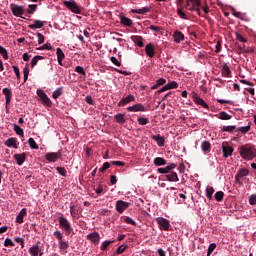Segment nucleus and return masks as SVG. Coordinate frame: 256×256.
<instances>
[{"label": "nucleus", "mask_w": 256, "mask_h": 256, "mask_svg": "<svg viewBox=\"0 0 256 256\" xmlns=\"http://www.w3.org/2000/svg\"><path fill=\"white\" fill-rule=\"evenodd\" d=\"M41 59H44L43 56H39V55L34 56V57L32 58V60H31V67H32V68L35 67V65H37V63H38L39 61H41Z\"/></svg>", "instance_id": "43"}, {"label": "nucleus", "mask_w": 256, "mask_h": 256, "mask_svg": "<svg viewBox=\"0 0 256 256\" xmlns=\"http://www.w3.org/2000/svg\"><path fill=\"white\" fill-rule=\"evenodd\" d=\"M47 50V51H51V49H53V47L51 46V43L47 42L46 44L40 46L38 48V51H43V50Z\"/></svg>", "instance_id": "47"}, {"label": "nucleus", "mask_w": 256, "mask_h": 256, "mask_svg": "<svg viewBox=\"0 0 256 256\" xmlns=\"http://www.w3.org/2000/svg\"><path fill=\"white\" fill-rule=\"evenodd\" d=\"M151 139L153 141H156L158 147H164L165 146V138L161 135H152Z\"/></svg>", "instance_id": "20"}, {"label": "nucleus", "mask_w": 256, "mask_h": 256, "mask_svg": "<svg viewBox=\"0 0 256 256\" xmlns=\"http://www.w3.org/2000/svg\"><path fill=\"white\" fill-rule=\"evenodd\" d=\"M63 5L66 6L69 11H72V13H76V15H81V7H79V5H77V2H75L74 0L64 1Z\"/></svg>", "instance_id": "3"}, {"label": "nucleus", "mask_w": 256, "mask_h": 256, "mask_svg": "<svg viewBox=\"0 0 256 256\" xmlns=\"http://www.w3.org/2000/svg\"><path fill=\"white\" fill-rule=\"evenodd\" d=\"M145 52L148 55V57H155V46L151 43L147 44L145 47Z\"/></svg>", "instance_id": "21"}, {"label": "nucleus", "mask_w": 256, "mask_h": 256, "mask_svg": "<svg viewBox=\"0 0 256 256\" xmlns=\"http://www.w3.org/2000/svg\"><path fill=\"white\" fill-rule=\"evenodd\" d=\"M135 101V96L129 94L127 97L122 98L119 103L118 107H125V105H129V103H133Z\"/></svg>", "instance_id": "13"}, {"label": "nucleus", "mask_w": 256, "mask_h": 256, "mask_svg": "<svg viewBox=\"0 0 256 256\" xmlns=\"http://www.w3.org/2000/svg\"><path fill=\"white\" fill-rule=\"evenodd\" d=\"M120 22L125 27H131V25H133V20H131L130 18H127L124 15H120Z\"/></svg>", "instance_id": "24"}, {"label": "nucleus", "mask_w": 256, "mask_h": 256, "mask_svg": "<svg viewBox=\"0 0 256 256\" xmlns=\"http://www.w3.org/2000/svg\"><path fill=\"white\" fill-rule=\"evenodd\" d=\"M37 95L38 97H40L43 105H46V107H51L52 105L51 99L49 98V96H47L45 91L37 90Z\"/></svg>", "instance_id": "8"}, {"label": "nucleus", "mask_w": 256, "mask_h": 256, "mask_svg": "<svg viewBox=\"0 0 256 256\" xmlns=\"http://www.w3.org/2000/svg\"><path fill=\"white\" fill-rule=\"evenodd\" d=\"M156 223L161 231H169L171 223L165 218H157Z\"/></svg>", "instance_id": "7"}, {"label": "nucleus", "mask_w": 256, "mask_h": 256, "mask_svg": "<svg viewBox=\"0 0 256 256\" xmlns=\"http://www.w3.org/2000/svg\"><path fill=\"white\" fill-rule=\"evenodd\" d=\"M217 249V244L212 243L208 247L207 256H211V254Z\"/></svg>", "instance_id": "48"}, {"label": "nucleus", "mask_w": 256, "mask_h": 256, "mask_svg": "<svg viewBox=\"0 0 256 256\" xmlns=\"http://www.w3.org/2000/svg\"><path fill=\"white\" fill-rule=\"evenodd\" d=\"M23 74H24V83H26L27 79H29V68L25 67L23 70Z\"/></svg>", "instance_id": "62"}, {"label": "nucleus", "mask_w": 256, "mask_h": 256, "mask_svg": "<svg viewBox=\"0 0 256 256\" xmlns=\"http://www.w3.org/2000/svg\"><path fill=\"white\" fill-rule=\"evenodd\" d=\"M127 111L129 113H139V111L141 112L147 111V108L143 104H135L133 106L127 107Z\"/></svg>", "instance_id": "10"}, {"label": "nucleus", "mask_w": 256, "mask_h": 256, "mask_svg": "<svg viewBox=\"0 0 256 256\" xmlns=\"http://www.w3.org/2000/svg\"><path fill=\"white\" fill-rule=\"evenodd\" d=\"M213 193H215V189L211 186H208L206 188V197H207V199L212 200L213 199Z\"/></svg>", "instance_id": "34"}, {"label": "nucleus", "mask_w": 256, "mask_h": 256, "mask_svg": "<svg viewBox=\"0 0 256 256\" xmlns=\"http://www.w3.org/2000/svg\"><path fill=\"white\" fill-rule=\"evenodd\" d=\"M111 243H115V241H113V240H106V241L102 242V244H101V251H106L107 247H109L111 245Z\"/></svg>", "instance_id": "41"}, {"label": "nucleus", "mask_w": 256, "mask_h": 256, "mask_svg": "<svg viewBox=\"0 0 256 256\" xmlns=\"http://www.w3.org/2000/svg\"><path fill=\"white\" fill-rule=\"evenodd\" d=\"M4 145L6 147H13L14 149H17V138H8L5 142Z\"/></svg>", "instance_id": "26"}, {"label": "nucleus", "mask_w": 256, "mask_h": 256, "mask_svg": "<svg viewBox=\"0 0 256 256\" xmlns=\"http://www.w3.org/2000/svg\"><path fill=\"white\" fill-rule=\"evenodd\" d=\"M58 245L61 251H67V249H69V242L65 240H61L60 242H58Z\"/></svg>", "instance_id": "35"}, {"label": "nucleus", "mask_w": 256, "mask_h": 256, "mask_svg": "<svg viewBox=\"0 0 256 256\" xmlns=\"http://www.w3.org/2000/svg\"><path fill=\"white\" fill-rule=\"evenodd\" d=\"M236 39L237 41H240V43H247V39L243 37V35L236 33Z\"/></svg>", "instance_id": "60"}, {"label": "nucleus", "mask_w": 256, "mask_h": 256, "mask_svg": "<svg viewBox=\"0 0 256 256\" xmlns=\"http://www.w3.org/2000/svg\"><path fill=\"white\" fill-rule=\"evenodd\" d=\"M231 118L232 116L225 111L220 112L218 116V119H221L222 121H229Z\"/></svg>", "instance_id": "33"}, {"label": "nucleus", "mask_w": 256, "mask_h": 256, "mask_svg": "<svg viewBox=\"0 0 256 256\" xmlns=\"http://www.w3.org/2000/svg\"><path fill=\"white\" fill-rule=\"evenodd\" d=\"M186 9L188 11H196L197 15H199V17H205V15L201 14V9L199 7H197L196 5L192 4V2L190 0H187L186 2Z\"/></svg>", "instance_id": "12"}, {"label": "nucleus", "mask_w": 256, "mask_h": 256, "mask_svg": "<svg viewBox=\"0 0 256 256\" xmlns=\"http://www.w3.org/2000/svg\"><path fill=\"white\" fill-rule=\"evenodd\" d=\"M214 197L218 202L223 201V197H225V193H223V191H218L215 193Z\"/></svg>", "instance_id": "44"}, {"label": "nucleus", "mask_w": 256, "mask_h": 256, "mask_svg": "<svg viewBox=\"0 0 256 256\" xmlns=\"http://www.w3.org/2000/svg\"><path fill=\"white\" fill-rule=\"evenodd\" d=\"M177 13H178V16H179L181 19H184V20L189 19V18L187 17V14H185V12H183V10L178 9V10H177Z\"/></svg>", "instance_id": "59"}, {"label": "nucleus", "mask_w": 256, "mask_h": 256, "mask_svg": "<svg viewBox=\"0 0 256 256\" xmlns=\"http://www.w3.org/2000/svg\"><path fill=\"white\" fill-rule=\"evenodd\" d=\"M33 24H30L28 27L29 29L35 30V29H41L45 25L43 21L41 20H33Z\"/></svg>", "instance_id": "25"}, {"label": "nucleus", "mask_w": 256, "mask_h": 256, "mask_svg": "<svg viewBox=\"0 0 256 256\" xmlns=\"http://www.w3.org/2000/svg\"><path fill=\"white\" fill-rule=\"evenodd\" d=\"M124 223H127L128 225H137V222H135V220H133L131 217H126L124 219Z\"/></svg>", "instance_id": "58"}, {"label": "nucleus", "mask_w": 256, "mask_h": 256, "mask_svg": "<svg viewBox=\"0 0 256 256\" xmlns=\"http://www.w3.org/2000/svg\"><path fill=\"white\" fill-rule=\"evenodd\" d=\"M14 131H15L16 135H20V137H23V135L25 133L23 131V129L17 124H14Z\"/></svg>", "instance_id": "42"}, {"label": "nucleus", "mask_w": 256, "mask_h": 256, "mask_svg": "<svg viewBox=\"0 0 256 256\" xmlns=\"http://www.w3.org/2000/svg\"><path fill=\"white\" fill-rule=\"evenodd\" d=\"M59 225L63 231H65V235H71L73 233V227L71 226V222L67 220L64 216H60L58 218Z\"/></svg>", "instance_id": "2"}, {"label": "nucleus", "mask_w": 256, "mask_h": 256, "mask_svg": "<svg viewBox=\"0 0 256 256\" xmlns=\"http://www.w3.org/2000/svg\"><path fill=\"white\" fill-rule=\"evenodd\" d=\"M14 159L17 162V165L21 166L23 163H25V159H27V154L21 153V154H15Z\"/></svg>", "instance_id": "18"}, {"label": "nucleus", "mask_w": 256, "mask_h": 256, "mask_svg": "<svg viewBox=\"0 0 256 256\" xmlns=\"http://www.w3.org/2000/svg\"><path fill=\"white\" fill-rule=\"evenodd\" d=\"M28 252L31 256H39V253H41V248H39V245H33L29 248Z\"/></svg>", "instance_id": "28"}, {"label": "nucleus", "mask_w": 256, "mask_h": 256, "mask_svg": "<svg viewBox=\"0 0 256 256\" xmlns=\"http://www.w3.org/2000/svg\"><path fill=\"white\" fill-rule=\"evenodd\" d=\"M27 215V208H23L16 217V223H23L24 217Z\"/></svg>", "instance_id": "27"}, {"label": "nucleus", "mask_w": 256, "mask_h": 256, "mask_svg": "<svg viewBox=\"0 0 256 256\" xmlns=\"http://www.w3.org/2000/svg\"><path fill=\"white\" fill-rule=\"evenodd\" d=\"M238 151L244 161H253L256 157V148L252 144H244L238 148Z\"/></svg>", "instance_id": "1"}, {"label": "nucleus", "mask_w": 256, "mask_h": 256, "mask_svg": "<svg viewBox=\"0 0 256 256\" xmlns=\"http://www.w3.org/2000/svg\"><path fill=\"white\" fill-rule=\"evenodd\" d=\"M0 55H2L3 59H9V54L7 53V49L3 48L0 45Z\"/></svg>", "instance_id": "51"}, {"label": "nucleus", "mask_w": 256, "mask_h": 256, "mask_svg": "<svg viewBox=\"0 0 256 256\" xmlns=\"http://www.w3.org/2000/svg\"><path fill=\"white\" fill-rule=\"evenodd\" d=\"M249 175V169L247 168H241L237 174L235 175V181L238 185H243V182H241V178L247 177Z\"/></svg>", "instance_id": "9"}, {"label": "nucleus", "mask_w": 256, "mask_h": 256, "mask_svg": "<svg viewBox=\"0 0 256 256\" xmlns=\"http://www.w3.org/2000/svg\"><path fill=\"white\" fill-rule=\"evenodd\" d=\"M153 163L156 167H161L163 165H167V160H165V158L162 157H156Z\"/></svg>", "instance_id": "31"}, {"label": "nucleus", "mask_w": 256, "mask_h": 256, "mask_svg": "<svg viewBox=\"0 0 256 256\" xmlns=\"http://www.w3.org/2000/svg\"><path fill=\"white\" fill-rule=\"evenodd\" d=\"M10 9L14 17H21V19H25L22 15H25V8L23 6H19L17 4H10Z\"/></svg>", "instance_id": "5"}, {"label": "nucleus", "mask_w": 256, "mask_h": 256, "mask_svg": "<svg viewBox=\"0 0 256 256\" xmlns=\"http://www.w3.org/2000/svg\"><path fill=\"white\" fill-rule=\"evenodd\" d=\"M201 149L204 151V153L211 151V143H209V141H203L201 144Z\"/></svg>", "instance_id": "37"}, {"label": "nucleus", "mask_w": 256, "mask_h": 256, "mask_svg": "<svg viewBox=\"0 0 256 256\" xmlns=\"http://www.w3.org/2000/svg\"><path fill=\"white\" fill-rule=\"evenodd\" d=\"M139 125H147L149 124V118L138 117L137 119Z\"/></svg>", "instance_id": "50"}, {"label": "nucleus", "mask_w": 256, "mask_h": 256, "mask_svg": "<svg viewBox=\"0 0 256 256\" xmlns=\"http://www.w3.org/2000/svg\"><path fill=\"white\" fill-rule=\"evenodd\" d=\"M166 179L168 181H172L174 183H177V181H179V176H177L176 172H170L169 174L166 175Z\"/></svg>", "instance_id": "32"}, {"label": "nucleus", "mask_w": 256, "mask_h": 256, "mask_svg": "<svg viewBox=\"0 0 256 256\" xmlns=\"http://www.w3.org/2000/svg\"><path fill=\"white\" fill-rule=\"evenodd\" d=\"M56 55H57L58 65L63 67V59H65V53L63 52V50L61 48H57Z\"/></svg>", "instance_id": "19"}, {"label": "nucleus", "mask_w": 256, "mask_h": 256, "mask_svg": "<svg viewBox=\"0 0 256 256\" xmlns=\"http://www.w3.org/2000/svg\"><path fill=\"white\" fill-rule=\"evenodd\" d=\"M173 38H174L175 43H181V41H183L185 39V35L181 31H176L173 34Z\"/></svg>", "instance_id": "23"}, {"label": "nucleus", "mask_w": 256, "mask_h": 256, "mask_svg": "<svg viewBox=\"0 0 256 256\" xmlns=\"http://www.w3.org/2000/svg\"><path fill=\"white\" fill-rule=\"evenodd\" d=\"M37 37H38V45H43V43H45V36H43V34L38 32Z\"/></svg>", "instance_id": "56"}, {"label": "nucleus", "mask_w": 256, "mask_h": 256, "mask_svg": "<svg viewBox=\"0 0 256 256\" xmlns=\"http://www.w3.org/2000/svg\"><path fill=\"white\" fill-rule=\"evenodd\" d=\"M56 171L61 175L62 177H67V170L64 167H57Z\"/></svg>", "instance_id": "52"}, {"label": "nucleus", "mask_w": 256, "mask_h": 256, "mask_svg": "<svg viewBox=\"0 0 256 256\" xmlns=\"http://www.w3.org/2000/svg\"><path fill=\"white\" fill-rule=\"evenodd\" d=\"M61 95H63V87L57 88V89L53 92L52 97H53V99H59V97H61Z\"/></svg>", "instance_id": "38"}, {"label": "nucleus", "mask_w": 256, "mask_h": 256, "mask_svg": "<svg viewBox=\"0 0 256 256\" xmlns=\"http://www.w3.org/2000/svg\"><path fill=\"white\" fill-rule=\"evenodd\" d=\"M110 61H111L114 65H116V67H121V62H119V60H117L116 57L112 56V57L110 58Z\"/></svg>", "instance_id": "63"}, {"label": "nucleus", "mask_w": 256, "mask_h": 256, "mask_svg": "<svg viewBox=\"0 0 256 256\" xmlns=\"http://www.w3.org/2000/svg\"><path fill=\"white\" fill-rule=\"evenodd\" d=\"M63 157L62 150H59L58 152H48L45 154L46 161H49V163H56L58 159H61Z\"/></svg>", "instance_id": "4"}, {"label": "nucleus", "mask_w": 256, "mask_h": 256, "mask_svg": "<svg viewBox=\"0 0 256 256\" xmlns=\"http://www.w3.org/2000/svg\"><path fill=\"white\" fill-rule=\"evenodd\" d=\"M109 167H111V163L105 162L103 166L99 169V173H105V171H107Z\"/></svg>", "instance_id": "54"}, {"label": "nucleus", "mask_w": 256, "mask_h": 256, "mask_svg": "<svg viewBox=\"0 0 256 256\" xmlns=\"http://www.w3.org/2000/svg\"><path fill=\"white\" fill-rule=\"evenodd\" d=\"M53 235L59 242L63 241V233L61 231H55Z\"/></svg>", "instance_id": "57"}, {"label": "nucleus", "mask_w": 256, "mask_h": 256, "mask_svg": "<svg viewBox=\"0 0 256 256\" xmlns=\"http://www.w3.org/2000/svg\"><path fill=\"white\" fill-rule=\"evenodd\" d=\"M168 89H177V87H179V84H177V82L172 81L170 83L167 84Z\"/></svg>", "instance_id": "61"}, {"label": "nucleus", "mask_w": 256, "mask_h": 256, "mask_svg": "<svg viewBox=\"0 0 256 256\" xmlns=\"http://www.w3.org/2000/svg\"><path fill=\"white\" fill-rule=\"evenodd\" d=\"M37 11V4H30L29 9H27L28 15H33Z\"/></svg>", "instance_id": "46"}, {"label": "nucleus", "mask_w": 256, "mask_h": 256, "mask_svg": "<svg viewBox=\"0 0 256 256\" xmlns=\"http://www.w3.org/2000/svg\"><path fill=\"white\" fill-rule=\"evenodd\" d=\"M133 41L138 47H144L145 46V44L143 43V37H141V36H134Z\"/></svg>", "instance_id": "36"}, {"label": "nucleus", "mask_w": 256, "mask_h": 256, "mask_svg": "<svg viewBox=\"0 0 256 256\" xmlns=\"http://www.w3.org/2000/svg\"><path fill=\"white\" fill-rule=\"evenodd\" d=\"M221 131L226 133H233V131H237V126H223Z\"/></svg>", "instance_id": "39"}, {"label": "nucleus", "mask_w": 256, "mask_h": 256, "mask_svg": "<svg viewBox=\"0 0 256 256\" xmlns=\"http://www.w3.org/2000/svg\"><path fill=\"white\" fill-rule=\"evenodd\" d=\"M75 71H76V73H79V75H83L84 77L87 75V73L85 72V70L81 66H77L75 68Z\"/></svg>", "instance_id": "55"}, {"label": "nucleus", "mask_w": 256, "mask_h": 256, "mask_svg": "<svg viewBox=\"0 0 256 256\" xmlns=\"http://www.w3.org/2000/svg\"><path fill=\"white\" fill-rule=\"evenodd\" d=\"M28 143L31 149H39V145H37V142H35V139L29 138Z\"/></svg>", "instance_id": "45"}, {"label": "nucleus", "mask_w": 256, "mask_h": 256, "mask_svg": "<svg viewBox=\"0 0 256 256\" xmlns=\"http://www.w3.org/2000/svg\"><path fill=\"white\" fill-rule=\"evenodd\" d=\"M128 247L127 244H122L116 251L117 255L125 253V250L128 249Z\"/></svg>", "instance_id": "49"}, {"label": "nucleus", "mask_w": 256, "mask_h": 256, "mask_svg": "<svg viewBox=\"0 0 256 256\" xmlns=\"http://www.w3.org/2000/svg\"><path fill=\"white\" fill-rule=\"evenodd\" d=\"M194 103L196 105H200L201 107H204V109H209V105L205 103V100H203L201 97H199L197 94H194L193 96Z\"/></svg>", "instance_id": "16"}, {"label": "nucleus", "mask_w": 256, "mask_h": 256, "mask_svg": "<svg viewBox=\"0 0 256 256\" xmlns=\"http://www.w3.org/2000/svg\"><path fill=\"white\" fill-rule=\"evenodd\" d=\"M233 151H235V148L230 146L229 143L227 142L222 143V153H223L224 159L231 157V155H233Z\"/></svg>", "instance_id": "6"}, {"label": "nucleus", "mask_w": 256, "mask_h": 256, "mask_svg": "<svg viewBox=\"0 0 256 256\" xmlns=\"http://www.w3.org/2000/svg\"><path fill=\"white\" fill-rule=\"evenodd\" d=\"M176 167H177V164L170 163L166 167L158 168V173H161L162 175H165L167 173H171V171H173V169H175Z\"/></svg>", "instance_id": "15"}, {"label": "nucleus", "mask_w": 256, "mask_h": 256, "mask_svg": "<svg viewBox=\"0 0 256 256\" xmlns=\"http://www.w3.org/2000/svg\"><path fill=\"white\" fill-rule=\"evenodd\" d=\"M129 202H125L123 200H118L116 202V211L118 213H123L126 209H129Z\"/></svg>", "instance_id": "11"}, {"label": "nucleus", "mask_w": 256, "mask_h": 256, "mask_svg": "<svg viewBox=\"0 0 256 256\" xmlns=\"http://www.w3.org/2000/svg\"><path fill=\"white\" fill-rule=\"evenodd\" d=\"M222 75L223 77H231V68H229L227 63L222 64Z\"/></svg>", "instance_id": "30"}, {"label": "nucleus", "mask_w": 256, "mask_h": 256, "mask_svg": "<svg viewBox=\"0 0 256 256\" xmlns=\"http://www.w3.org/2000/svg\"><path fill=\"white\" fill-rule=\"evenodd\" d=\"M249 203H250V205H256V194H252L249 197Z\"/></svg>", "instance_id": "64"}, {"label": "nucleus", "mask_w": 256, "mask_h": 256, "mask_svg": "<svg viewBox=\"0 0 256 256\" xmlns=\"http://www.w3.org/2000/svg\"><path fill=\"white\" fill-rule=\"evenodd\" d=\"M115 120L120 124V125H123L125 123V115L124 114H116L115 115Z\"/></svg>", "instance_id": "40"}, {"label": "nucleus", "mask_w": 256, "mask_h": 256, "mask_svg": "<svg viewBox=\"0 0 256 256\" xmlns=\"http://www.w3.org/2000/svg\"><path fill=\"white\" fill-rule=\"evenodd\" d=\"M150 11H151V8L143 7L141 9H132L131 13H135L137 15H145V13H149Z\"/></svg>", "instance_id": "29"}, {"label": "nucleus", "mask_w": 256, "mask_h": 256, "mask_svg": "<svg viewBox=\"0 0 256 256\" xmlns=\"http://www.w3.org/2000/svg\"><path fill=\"white\" fill-rule=\"evenodd\" d=\"M87 239H89L91 243H94V245H99V241H101V236L99 235V232H93L87 235Z\"/></svg>", "instance_id": "14"}, {"label": "nucleus", "mask_w": 256, "mask_h": 256, "mask_svg": "<svg viewBox=\"0 0 256 256\" xmlns=\"http://www.w3.org/2000/svg\"><path fill=\"white\" fill-rule=\"evenodd\" d=\"M4 247H15V243L11 238H6L4 241Z\"/></svg>", "instance_id": "53"}, {"label": "nucleus", "mask_w": 256, "mask_h": 256, "mask_svg": "<svg viewBox=\"0 0 256 256\" xmlns=\"http://www.w3.org/2000/svg\"><path fill=\"white\" fill-rule=\"evenodd\" d=\"M3 95H5L6 99V107L11 103V98L13 97V92H11V89L9 88H4L2 90Z\"/></svg>", "instance_id": "17"}, {"label": "nucleus", "mask_w": 256, "mask_h": 256, "mask_svg": "<svg viewBox=\"0 0 256 256\" xmlns=\"http://www.w3.org/2000/svg\"><path fill=\"white\" fill-rule=\"evenodd\" d=\"M251 131V122L247 126L238 127L235 130V133H242V135H246V133H249Z\"/></svg>", "instance_id": "22"}]
</instances>
